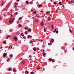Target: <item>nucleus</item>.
<instances>
[{"label": "nucleus", "mask_w": 74, "mask_h": 74, "mask_svg": "<svg viewBox=\"0 0 74 74\" xmlns=\"http://www.w3.org/2000/svg\"><path fill=\"white\" fill-rule=\"evenodd\" d=\"M22 36H24V35L23 34V35H22Z\"/></svg>", "instance_id": "69168bd1"}, {"label": "nucleus", "mask_w": 74, "mask_h": 74, "mask_svg": "<svg viewBox=\"0 0 74 74\" xmlns=\"http://www.w3.org/2000/svg\"><path fill=\"white\" fill-rule=\"evenodd\" d=\"M47 14H49V13L48 12H47L46 13Z\"/></svg>", "instance_id": "79ce46f5"}, {"label": "nucleus", "mask_w": 74, "mask_h": 74, "mask_svg": "<svg viewBox=\"0 0 74 74\" xmlns=\"http://www.w3.org/2000/svg\"><path fill=\"white\" fill-rule=\"evenodd\" d=\"M22 64H24L25 63V61H23L22 62Z\"/></svg>", "instance_id": "39448f33"}, {"label": "nucleus", "mask_w": 74, "mask_h": 74, "mask_svg": "<svg viewBox=\"0 0 74 74\" xmlns=\"http://www.w3.org/2000/svg\"><path fill=\"white\" fill-rule=\"evenodd\" d=\"M30 35H28V37H27L28 38H30Z\"/></svg>", "instance_id": "a211bd4d"}, {"label": "nucleus", "mask_w": 74, "mask_h": 74, "mask_svg": "<svg viewBox=\"0 0 74 74\" xmlns=\"http://www.w3.org/2000/svg\"><path fill=\"white\" fill-rule=\"evenodd\" d=\"M42 41H43V40H41V42H42Z\"/></svg>", "instance_id": "0e129e2a"}, {"label": "nucleus", "mask_w": 74, "mask_h": 74, "mask_svg": "<svg viewBox=\"0 0 74 74\" xmlns=\"http://www.w3.org/2000/svg\"><path fill=\"white\" fill-rule=\"evenodd\" d=\"M56 33L57 34H58V33H59V31L58 30H57L56 31Z\"/></svg>", "instance_id": "b1692460"}, {"label": "nucleus", "mask_w": 74, "mask_h": 74, "mask_svg": "<svg viewBox=\"0 0 74 74\" xmlns=\"http://www.w3.org/2000/svg\"><path fill=\"white\" fill-rule=\"evenodd\" d=\"M22 35H23V33H21V36H22Z\"/></svg>", "instance_id": "c9c22d12"}, {"label": "nucleus", "mask_w": 74, "mask_h": 74, "mask_svg": "<svg viewBox=\"0 0 74 74\" xmlns=\"http://www.w3.org/2000/svg\"><path fill=\"white\" fill-rule=\"evenodd\" d=\"M14 8H16V7L17 6H16V5H14Z\"/></svg>", "instance_id": "4be33fe9"}, {"label": "nucleus", "mask_w": 74, "mask_h": 74, "mask_svg": "<svg viewBox=\"0 0 74 74\" xmlns=\"http://www.w3.org/2000/svg\"><path fill=\"white\" fill-rule=\"evenodd\" d=\"M6 10V9H4L3 11H5Z\"/></svg>", "instance_id": "e433bc0d"}, {"label": "nucleus", "mask_w": 74, "mask_h": 74, "mask_svg": "<svg viewBox=\"0 0 74 74\" xmlns=\"http://www.w3.org/2000/svg\"><path fill=\"white\" fill-rule=\"evenodd\" d=\"M40 25L41 26H42L44 25V23L43 22V21H42L41 22Z\"/></svg>", "instance_id": "7ed1b4c3"}, {"label": "nucleus", "mask_w": 74, "mask_h": 74, "mask_svg": "<svg viewBox=\"0 0 74 74\" xmlns=\"http://www.w3.org/2000/svg\"><path fill=\"white\" fill-rule=\"evenodd\" d=\"M53 32L54 33H56V32L55 31H53Z\"/></svg>", "instance_id": "37998d69"}, {"label": "nucleus", "mask_w": 74, "mask_h": 74, "mask_svg": "<svg viewBox=\"0 0 74 74\" xmlns=\"http://www.w3.org/2000/svg\"><path fill=\"white\" fill-rule=\"evenodd\" d=\"M32 57V56L31 55H29V57Z\"/></svg>", "instance_id": "13d9d810"}, {"label": "nucleus", "mask_w": 74, "mask_h": 74, "mask_svg": "<svg viewBox=\"0 0 74 74\" xmlns=\"http://www.w3.org/2000/svg\"><path fill=\"white\" fill-rule=\"evenodd\" d=\"M41 12H43V11L42 10V11H41Z\"/></svg>", "instance_id": "052dcab7"}, {"label": "nucleus", "mask_w": 74, "mask_h": 74, "mask_svg": "<svg viewBox=\"0 0 74 74\" xmlns=\"http://www.w3.org/2000/svg\"><path fill=\"white\" fill-rule=\"evenodd\" d=\"M31 74H34V72H31Z\"/></svg>", "instance_id": "c85d7f7f"}, {"label": "nucleus", "mask_w": 74, "mask_h": 74, "mask_svg": "<svg viewBox=\"0 0 74 74\" xmlns=\"http://www.w3.org/2000/svg\"><path fill=\"white\" fill-rule=\"evenodd\" d=\"M73 51H74V47H73Z\"/></svg>", "instance_id": "680f3d73"}, {"label": "nucleus", "mask_w": 74, "mask_h": 74, "mask_svg": "<svg viewBox=\"0 0 74 74\" xmlns=\"http://www.w3.org/2000/svg\"><path fill=\"white\" fill-rule=\"evenodd\" d=\"M13 70H16V69H15V68H13Z\"/></svg>", "instance_id": "a18cd8bd"}, {"label": "nucleus", "mask_w": 74, "mask_h": 74, "mask_svg": "<svg viewBox=\"0 0 74 74\" xmlns=\"http://www.w3.org/2000/svg\"><path fill=\"white\" fill-rule=\"evenodd\" d=\"M3 57H5V56H6L7 55V53H4L3 54Z\"/></svg>", "instance_id": "20e7f679"}, {"label": "nucleus", "mask_w": 74, "mask_h": 74, "mask_svg": "<svg viewBox=\"0 0 74 74\" xmlns=\"http://www.w3.org/2000/svg\"><path fill=\"white\" fill-rule=\"evenodd\" d=\"M69 31L70 33H72V31L70 29Z\"/></svg>", "instance_id": "5701e85b"}, {"label": "nucleus", "mask_w": 74, "mask_h": 74, "mask_svg": "<svg viewBox=\"0 0 74 74\" xmlns=\"http://www.w3.org/2000/svg\"><path fill=\"white\" fill-rule=\"evenodd\" d=\"M52 29H53V25H52Z\"/></svg>", "instance_id": "2f4dec72"}, {"label": "nucleus", "mask_w": 74, "mask_h": 74, "mask_svg": "<svg viewBox=\"0 0 74 74\" xmlns=\"http://www.w3.org/2000/svg\"><path fill=\"white\" fill-rule=\"evenodd\" d=\"M51 61H52V62H53V63H54V62H55V61H53V60L52 59Z\"/></svg>", "instance_id": "393cba45"}, {"label": "nucleus", "mask_w": 74, "mask_h": 74, "mask_svg": "<svg viewBox=\"0 0 74 74\" xmlns=\"http://www.w3.org/2000/svg\"><path fill=\"white\" fill-rule=\"evenodd\" d=\"M43 46L44 47H45V46L44 45H43Z\"/></svg>", "instance_id": "338daca9"}, {"label": "nucleus", "mask_w": 74, "mask_h": 74, "mask_svg": "<svg viewBox=\"0 0 74 74\" xmlns=\"http://www.w3.org/2000/svg\"><path fill=\"white\" fill-rule=\"evenodd\" d=\"M14 4H16V5H18V3H14Z\"/></svg>", "instance_id": "aec40b11"}, {"label": "nucleus", "mask_w": 74, "mask_h": 74, "mask_svg": "<svg viewBox=\"0 0 74 74\" xmlns=\"http://www.w3.org/2000/svg\"><path fill=\"white\" fill-rule=\"evenodd\" d=\"M13 71H14V72H16V70L15 71V70H13Z\"/></svg>", "instance_id": "bb28decb"}, {"label": "nucleus", "mask_w": 74, "mask_h": 74, "mask_svg": "<svg viewBox=\"0 0 74 74\" xmlns=\"http://www.w3.org/2000/svg\"><path fill=\"white\" fill-rule=\"evenodd\" d=\"M25 73L26 74H28L29 73V72L28 71H26L25 72Z\"/></svg>", "instance_id": "0eeeda50"}, {"label": "nucleus", "mask_w": 74, "mask_h": 74, "mask_svg": "<svg viewBox=\"0 0 74 74\" xmlns=\"http://www.w3.org/2000/svg\"><path fill=\"white\" fill-rule=\"evenodd\" d=\"M34 13H35V14H37V13H36V11H34Z\"/></svg>", "instance_id": "ea45409f"}, {"label": "nucleus", "mask_w": 74, "mask_h": 74, "mask_svg": "<svg viewBox=\"0 0 74 74\" xmlns=\"http://www.w3.org/2000/svg\"><path fill=\"white\" fill-rule=\"evenodd\" d=\"M10 15L12 17L13 16V15H12V14H11Z\"/></svg>", "instance_id": "8fccbe9b"}, {"label": "nucleus", "mask_w": 74, "mask_h": 74, "mask_svg": "<svg viewBox=\"0 0 74 74\" xmlns=\"http://www.w3.org/2000/svg\"><path fill=\"white\" fill-rule=\"evenodd\" d=\"M3 43L4 44H6V43H7V42L5 41H3Z\"/></svg>", "instance_id": "cd10ccee"}, {"label": "nucleus", "mask_w": 74, "mask_h": 74, "mask_svg": "<svg viewBox=\"0 0 74 74\" xmlns=\"http://www.w3.org/2000/svg\"><path fill=\"white\" fill-rule=\"evenodd\" d=\"M41 4H40L39 6V7H41Z\"/></svg>", "instance_id": "f704fd0d"}, {"label": "nucleus", "mask_w": 74, "mask_h": 74, "mask_svg": "<svg viewBox=\"0 0 74 74\" xmlns=\"http://www.w3.org/2000/svg\"><path fill=\"white\" fill-rule=\"evenodd\" d=\"M54 4H56V2H54Z\"/></svg>", "instance_id": "09e8293b"}, {"label": "nucleus", "mask_w": 74, "mask_h": 74, "mask_svg": "<svg viewBox=\"0 0 74 74\" xmlns=\"http://www.w3.org/2000/svg\"><path fill=\"white\" fill-rule=\"evenodd\" d=\"M14 18H11L9 21V22L10 23H12V22H13V21H14Z\"/></svg>", "instance_id": "f257e3e1"}, {"label": "nucleus", "mask_w": 74, "mask_h": 74, "mask_svg": "<svg viewBox=\"0 0 74 74\" xmlns=\"http://www.w3.org/2000/svg\"><path fill=\"white\" fill-rule=\"evenodd\" d=\"M29 3H30V4H32V2H30Z\"/></svg>", "instance_id": "864d4df0"}, {"label": "nucleus", "mask_w": 74, "mask_h": 74, "mask_svg": "<svg viewBox=\"0 0 74 74\" xmlns=\"http://www.w3.org/2000/svg\"><path fill=\"white\" fill-rule=\"evenodd\" d=\"M14 40H15V41H16L18 40V38L16 37H14Z\"/></svg>", "instance_id": "f03ea898"}, {"label": "nucleus", "mask_w": 74, "mask_h": 74, "mask_svg": "<svg viewBox=\"0 0 74 74\" xmlns=\"http://www.w3.org/2000/svg\"><path fill=\"white\" fill-rule=\"evenodd\" d=\"M25 34H27V31H25Z\"/></svg>", "instance_id": "4468645a"}, {"label": "nucleus", "mask_w": 74, "mask_h": 74, "mask_svg": "<svg viewBox=\"0 0 74 74\" xmlns=\"http://www.w3.org/2000/svg\"><path fill=\"white\" fill-rule=\"evenodd\" d=\"M31 11H33V10H32V9H31Z\"/></svg>", "instance_id": "4d7b16f0"}, {"label": "nucleus", "mask_w": 74, "mask_h": 74, "mask_svg": "<svg viewBox=\"0 0 74 74\" xmlns=\"http://www.w3.org/2000/svg\"><path fill=\"white\" fill-rule=\"evenodd\" d=\"M10 59V58H8V60Z\"/></svg>", "instance_id": "774afa93"}, {"label": "nucleus", "mask_w": 74, "mask_h": 74, "mask_svg": "<svg viewBox=\"0 0 74 74\" xmlns=\"http://www.w3.org/2000/svg\"><path fill=\"white\" fill-rule=\"evenodd\" d=\"M44 31L45 32H47V30H45V28L44 29Z\"/></svg>", "instance_id": "6ab92c4d"}, {"label": "nucleus", "mask_w": 74, "mask_h": 74, "mask_svg": "<svg viewBox=\"0 0 74 74\" xmlns=\"http://www.w3.org/2000/svg\"><path fill=\"white\" fill-rule=\"evenodd\" d=\"M28 31L29 32H30L31 31V29H29L28 30Z\"/></svg>", "instance_id": "473e14b6"}, {"label": "nucleus", "mask_w": 74, "mask_h": 74, "mask_svg": "<svg viewBox=\"0 0 74 74\" xmlns=\"http://www.w3.org/2000/svg\"><path fill=\"white\" fill-rule=\"evenodd\" d=\"M57 29L56 28V29H54V31H55V32H56V30H57Z\"/></svg>", "instance_id": "c756f323"}, {"label": "nucleus", "mask_w": 74, "mask_h": 74, "mask_svg": "<svg viewBox=\"0 0 74 74\" xmlns=\"http://www.w3.org/2000/svg\"><path fill=\"white\" fill-rule=\"evenodd\" d=\"M58 4H60V5H62V4L61 3V2H60Z\"/></svg>", "instance_id": "f8f14e48"}, {"label": "nucleus", "mask_w": 74, "mask_h": 74, "mask_svg": "<svg viewBox=\"0 0 74 74\" xmlns=\"http://www.w3.org/2000/svg\"><path fill=\"white\" fill-rule=\"evenodd\" d=\"M18 14V12H16V13L15 14L16 15Z\"/></svg>", "instance_id": "4c0bfd02"}, {"label": "nucleus", "mask_w": 74, "mask_h": 74, "mask_svg": "<svg viewBox=\"0 0 74 74\" xmlns=\"http://www.w3.org/2000/svg\"><path fill=\"white\" fill-rule=\"evenodd\" d=\"M4 5V3H2V4H1V5Z\"/></svg>", "instance_id": "c03bdc74"}, {"label": "nucleus", "mask_w": 74, "mask_h": 74, "mask_svg": "<svg viewBox=\"0 0 74 74\" xmlns=\"http://www.w3.org/2000/svg\"><path fill=\"white\" fill-rule=\"evenodd\" d=\"M52 58H50L49 59V60H50V61H51L52 60Z\"/></svg>", "instance_id": "72a5a7b5"}, {"label": "nucleus", "mask_w": 74, "mask_h": 74, "mask_svg": "<svg viewBox=\"0 0 74 74\" xmlns=\"http://www.w3.org/2000/svg\"><path fill=\"white\" fill-rule=\"evenodd\" d=\"M36 23H37V22H38V20H37V21H36Z\"/></svg>", "instance_id": "6e6d98bb"}, {"label": "nucleus", "mask_w": 74, "mask_h": 74, "mask_svg": "<svg viewBox=\"0 0 74 74\" xmlns=\"http://www.w3.org/2000/svg\"><path fill=\"white\" fill-rule=\"evenodd\" d=\"M22 17H20L19 19H18V20L19 21L20 20H21V19H22Z\"/></svg>", "instance_id": "dca6fc26"}, {"label": "nucleus", "mask_w": 74, "mask_h": 74, "mask_svg": "<svg viewBox=\"0 0 74 74\" xmlns=\"http://www.w3.org/2000/svg\"><path fill=\"white\" fill-rule=\"evenodd\" d=\"M68 1H69V0H66V2H68Z\"/></svg>", "instance_id": "3c124183"}, {"label": "nucleus", "mask_w": 74, "mask_h": 74, "mask_svg": "<svg viewBox=\"0 0 74 74\" xmlns=\"http://www.w3.org/2000/svg\"><path fill=\"white\" fill-rule=\"evenodd\" d=\"M33 50L34 51H36V48H33Z\"/></svg>", "instance_id": "6e6552de"}, {"label": "nucleus", "mask_w": 74, "mask_h": 74, "mask_svg": "<svg viewBox=\"0 0 74 74\" xmlns=\"http://www.w3.org/2000/svg\"><path fill=\"white\" fill-rule=\"evenodd\" d=\"M48 45H52V44L51 43H48Z\"/></svg>", "instance_id": "412c9836"}, {"label": "nucleus", "mask_w": 74, "mask_h": 74, "mask_svg": "<svg viewBox=\"0 0 74 74\" xmlns=\"http://www.w3.org/2000/svg\"><path fill=\"white\" fill-rule=\"evenodd\" d=\"M33 42V41H30L29 43L30 44H31V43H32Z\"/></svg>", "instance_id": "f3484780"}, {"label": "nucleus", "mask_w": 74, "mask_h": 74, "mask_svg": "<svg viewBox=\"0 0 74 74\" xmlns=\"http://www.w3.org/2000/svg\"><path fill=\"white\" fill-rule=\"evenodd\" d=\"M4 1H2V3H4Z\"/></svg>", "instance_id": "bf43d9fd"}, {"label": "nucleus", "mask_w": 74, "mask_h": 74, "mask_svg": "<svg viewBox=\"0 0 74 74\" xmlns=\"http://www.w3.org/2000/svg\"><path fill=\"white\" fill-rule=\"evenodd\" d=\"M25 30H27V28L26 27H25Z\"/></svg>", "instance_id": "a19ab883"}, {"label": "nucleus", "mask_w": 74, "mask_h": 74, "mask_svg": "<svg viewBox=\"0 0 74 74\" xmlns=\"http://www.w3.org/2000/svg\"><path fill=\"white\" fill-rule=\"evenodd\" d=\"M19 26H20V27H22V25L21 24H19Z\"/></svg>", "instance_id": "a878e982"}, {"label": "nucleus", "mask_w": 74, "mask_h": 74, "mask_svg": "<svg viewBox=\"0 0 74 74\" xmlns=\"http://www.w3.org/2000/svg\"><path fill=\"white\" fill-rule=\"evenodd\" d=\"M10 57H13V55H12V54H11L10 55Z\"/></svg>", "instance_id": "ddd939ff"}, {"label": "nucleus", "mask_w": 74, "mask_h": 74, "mask_svg": "<svg viewBox=\"0 0 74 74\" xmlns=\"http://www.w3.org/2000/svg\"><path fill=\"white\" fill-rule=\"evenodd\" d=\"M51 42H54V40H53V39H52L51 40Z\"/></svg>", "instance_id": "423d86ee"}, {"label": "nucleus", "mask_w": 74, "mask_h": 74, "mask_svg": "<svg viewBox=\"0 0 74 74\" xmlns=\"http://www.w3.org/2000/svg\"><path fill=\"white\" fill-rule=\"evenodd\" d=\"M0 33H1V30H0Z\"/></svg>", "instance_id": "603ef678"}, {"label": "nucleus", "mask_w": 74, "mask_h": 74, "mask_svg": "<svg viewBox=\"0 0 74 74\" xmlns=\"http://www.w3.org/2000/svg\"><path fill=\"white\" fill-rule=\"evenodd\" d=\"M29 3V2H28V1H27L26 2V4H28Z\"/></svg>", "instance_id": "2eb2a0df"}, {"label": "nucleus", "mask_w": 74, "mask_h": 74, "mask_svg": "<svg viewBox=\"0 0 74 74\" xmlns=\"http://www.w3.org/2000/svg\"><path fill=\"white\" fill-rule=\"evenodd\" d=\"M38 70H40V68H38Z\"/></svg>", "instance_id": "de8ad7c7"}, {"label": "nucleus", "mask_w": 74, "mask_h": 74, "mask_svg": "<svg viewBox=\"0 0 74 74\" xmlns=\"http://www.w3.org/2000/svg\"><path fill=\"white\" fill-rule=\"evenodd\" d=\"M2 48H3V47H0V49H2Z\"/></svg>", "instance_id": "49530a36"}, {"label": "nucleus", "mask_w": 74, "mask_h": 74, "mask_svg": "<svg viewBox=\"0 0 74 74\" xmlns=\"http://www.w3.org/2000/svg\"><path fill=\"white\" fill-rule=\"evenodd\" d=\"M9 71H11L12 70V69H11L10 68H9V69H8Z\"/></svg>", "instance_id": "1a4fd4ad"}, {"label": "nucleus", "mask_w": 74, "mask_h": 74, "mask_svg": "<svg viewBox=\"0 0 74 74\" xmlns=\"http://www.w3.org/2000/svg\"><path fill=\"white\" fill-rule=\"evenodd\" d=\"M45 54H46V53H45V52L43 53V55H45Z\"/></svg>", "instance_id": "58836bf2"}, {"label": "nucleus", "mask_w": 74, "mask_h": 74, "mask_svg": "<svg viewBox=\"0 0 74 74\" xmlns=\"http://www.w3.org/2000/svg\"><path fill=\"white\" fill-rule=\"evenodd\" d=\"M9 37H11V36L9 35V36H7V37H6V39H8V38Z\"/></svg>", "instance_id": "9d476101"}, {"label": "nucleus", "mask_w": 74, "mask_h": 74, "mask_svg": "<svg viewBox=\"0 0 74 74\" xmlns=\"http://www.w3.org/2000/svg\"><path fill=\"white\" fill-rule=\"evenodd\" d=\"M23 38L25 39V36H24L23 37Z\"/></svg>", "instance_id": "e2e57ef3"}, {"label": "nucleus", "mask_w": 74, "mask_h": 74, "mask_svg": "<svg viewBox=\"0 0 74 74\" xmlns=\"http://www.w3.org/2000/svg\"><path fill=\"white\" fill-rule=\"evenodd\" d=\"M48 21H50L51 19H50V17H49L48 18Z\"/></svg>", "instance_id": "9b49d317"}, {"label": "nucleus", "mask_w": 74, "mask_h": 74, "mask_svg": "<svg viewBox=\"0 0 74 74\" xmlns=\"http://www.w3.org/2000/svg\"><path fill=\"white\" fill-rule=\"evenodd\" d=\"M45 50H43V52H45Z\"/></svg>", "instance_id": "5fc2aeb1"}, {"label": "nucleus", "mask_w": 74, "mask_h": 74, "mask_svg": "<svg viewBox=\"0 0 74 74\" xmlns=\"http://www.w3.org/2000/svg\"><path fill=\"white\" fill-rule=\"evenodd\" d=\"M71 2H72V3H74V1H73V0H71Z\"/></svg>", "instance_id": "7c9ffc66"}]
</instances>
